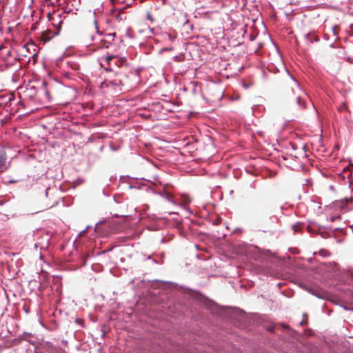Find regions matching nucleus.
Masks as SVG:
<instances>
[{
  "label": "nucleus",
  "mask_w": 353,
  "mask_h": 353,
  "mask_svg": "<svg viewBox=\"0 0 353 353\" xmlns=\"http://www.w3.org/2000/svg\"><path fill=\"white\" fill-rule=\"evenodd\" d=\"M68 68L73 71H79L80 70V65L74 61H69L67 62Z\"/></svg>",
  "instance_id": "obj_5"
},
{
  "label": "nucleus",
  "mask_w": 353,
  "mask_h": 353,
  "mask_svg": "<svg viewBox=\"0 0 353 353\" xmlns=\"http://www.w3.org/2000/svg\"><path fill=\"white\" fill-rule=\"evenodd\" d=\"M194 247H195V248H196L197 250H199V245H198L195 244V245H194Z\"/></svg>",
  "instance_id": "obj_31"
},
{
  "label": "nucleus",
  "mask_w": 353,
  "mask_h": 353,
  "mask_svg": "<svg viewBox=\"0 0 353 353\" xmlns=\"http://www.w3.org/2000/svg\"><path fill=\"white\" fill-rule=\"evenodd\" d=\"M347 201H348V199H347V198H345L344 199H343L342 201H341V203L342 205H344V204H345L346 203H347Z\"/></svg>",
  "instance_id": "obj_18"
},
{
  "label": "nucleus",
  "mask_w": 353,
  "mask_h": 353,
  "mask_svg": "<svg viewBox=\"0 0 353 353\" xmlns=\"http://www.w3.org/2000/svg\"><path fill=\"white\" fill-rule=\"evenodd\" d=\"M349 188L352 192H353V182H350L349 184Z\"/></svg>",
  "instance_id": "obj_21"
},
{
  "label": "nucleus",
  "mask_w": 353,
  "mask_h": 353,
  "mask_svg": "<svg viewBox=\"0 0 353 353\" xmlns=\"http://www.w3.org/2000/svg\"><path fill=\"white\" fill-rule=\"evenodd\" d=\"M336 219H339V220L341 219V215H338V216H330V221L331 222H334V221H335Z\"/></svg>",
  "instance_id": "obj_10"
},
{
  "label": "nucleus",
  "mask_w": 353,
  "mask_h": 353,
  "mask_svg": "<svg viewBox=\"0 0 353 353\" xmlns=\"http://www.w3.org/2000/svg\"><path fill=\"white\" fill-rule=\"evenodd\" d=\"M115 57H116V56H114V55H111V54H108L107 55H104V56L103 57V59L105 61V62H106L108 64H109V63H110V61H111L112 59H113L114 58H115Z\"/></svg>",
  "instance_id": "obj_9"
},
{
  "label": "nucleus",
  "mask_w": 353,
  "mask_h": 353,
  "mask_svg": "<svg viewBox=\"0 0 353 353\" xmlns=\"http://www.w3.org/2000/svg\"><path fill=\"white\" fill-rule=\"evenodd\" d=\"M107 36L109 37H114L116 36V33L115 32L108 33L107 34Z\"/></svg>",
  "instance_id": "obj_19"
},
{
  "label": "nucleus",
  "mask_w": 353,
  "mask_h": 353,
  "mask_svg": "<svg viewBox=\"0 0 353 353\" xmlns=\"http://www.w3.org/2000/svg\"><path fill=\"white\" fill-rule=\"evenodd\" d=\"M116 75L121 76V74H119V73L117 72V73H116Z\"/></svg>",
  "instance_id": "obj_42"
},
{
  "label": "nucleus",
  "mask_w": 353,
  "mask_h": 353,
  "mask_svg": "<svg viewBox=\"0 0 353 353\" xmlns=\"http://www.w3.org/2000/svg\"><path fill=\"white\" fill-rule=\"evenodd\" d=\"M147 260H151L154 264H157L158 262L157 261L156 259H152L151 256H148L147 258H146Z\"/></svg>",
  "instance_id": "obj_17"
},
{
  "label": "nucleus",
  "mask_w": 353,
  "mask_h": 353,
  "mask_svg": "<svg viewBox=\"0 0 353 353\" xmlns=\"http://www.w3.org/2000/svg\"><path fill=\"white\" fill-rule=\"evenodd\" d=\"M34 353H40V352L39 351H37V350H35Z\"/></svg>",
  "instance_id": "obj_45"
},
{
  "label": "nucleus",
  "mask_w": 353,
  "mask_h": 353,
  "mask_svg": "<svg viewBox=\"0 0 353 353\" xmlns=\"http://www.w3.org/2000/svg\"><path fill=\"white\" fill-rule=\"evenodd\" d=\"M306 290H307V291L308 292H310L312 295L318 297L319 299H323V295L321 293H319L317 290H314V289L310 288H306Z\"/></svg>",
  "instance_id": "obj_6"
},
{
  "label": "nucleus",
  "mask_w": 353,
  "mask_h": 353,
  "mask_svg": "<svg viewBox=\"0 0 353 353\" xmlns=\"http://www.w3.org/2000/svg\"><path fill=\"white\" fill-rule=\"evenodd\" d=\"M268 330H269V331H272V330H273V328H269Z\"/></svg>",
  "instance_id": "obj_43"
},
{
  "label": "nucleus",
  "mask_w": 353,
  "mask_h": 353,
  "mask_svg": "<svg viewBox=\"0 0 353 353\" xmlns=\"http://www.w3.org/2000/svg\"><path fill=\"white\" fill-rule=\"evenodd\" d=\"M10 162L8 161L6 152L4 148H0V173L8 170Z\"/></svg>",
  "instance_id": "obj_2"
},
{
  "label": "nucleus",
  "mask_w": 353,
  "mask_h": 353,
  "mask_svg": "<svg viewBox=\"0 0 353 353\" xmlns=\"http://www.w3.org/2000/svg\"><path fill=\"white\" fill-rule=\"evenodd\" d=\"M102 193L104 196H109V194H106L105 191L104 190H102Z\"/></svg>",
  "instance_id": "obj_26"
},
{
  "label": "nucleus",
  "mask_w": 353,
  "mask_h": 353,
  "mask_svg": "<svg viewBox=\"0 0 353 353\" xmlns=\"http://www.w3.org/2000/svg\"><path fill=\"white\" fill-rule=\"evenodd\" d=\"M46 344H47V345H50L51 343H49V342H47V343H46Z\"/></svg>",
  "instance_id": "obj_47"
},
{
  "label": "nucleus",
  "mask_w": 353,
  "mask_h": 353,
  "mask_svg": "<svg viewBox=\"0 0 353 353\" xmlns=\"http://www.w3.org/2000/svg\"><path fill=\"white\" fill-rule=\"evenodd\" d=\"M76 322L79 323L82 327H84L83 321L81 319H76Z\"/></svg>",
  "instance_id": "obj_15"
},
{
  "label": "nucleus",
  "mask_w": 353,
  "mask_h": 353,
  "mask_svg": "<svg viewBox=\"0 0 353 353\" xmlns=\"http://www.w3.org/2000/svg\"><path fill=\"white\" fill-rule=\"evenodd\" d=\"M7 54H8V56H12V52H11L10 51H8V53H7Z\"/></svg>",
  "instance_id": "obj_33"
},
{
  "label": "nucleus",
  "mask_w": 353,
  "mask_h": 353,
  "mask_svg": "<svg viewBox=\"0 0 353 353\" xmlns=\"http://www.w3.org/2000/svg\"><path fill=\"white\" fill-rule=\"evenodd\" d=\"M112 83L114 85L122 84V80L121 79H115L112 81Z\"/></svg>",
  "instance_id": "obj_14"
},
{
  "label": "nucleus",
  "mask_w": 353,
  "mask_h": 353,
  "mask_svg": "<svg viewBox=\"0 0 353 353\" xmlns=\"http://www.w3.org/2000/svg\"><path fill=\"white\" fill-rule=\"evenodd\" d=\"M283 206H280V210H281V214H283L282 212V210H283Z\"/></svg>",
  "instance_id": "obj_34"
},
{
  "label": "nucleus",
  "mask_w": 353,
  "mask_h": 353,
  "mask_svg": "<svg viewBox=\"0 0 353 353\" xmlns=\"http://www.w3.org/2000/svg\"><path fill=\"white\" fill-rule=\"evenodd\" d=\"M129 188H130V189H132V188H134V185H130L129 186Z\"/></svg>",
  "instance_id": "obj_35"
},
{
  "label": "nucleus",
  "mask_w": 353,
  "mask_h": 353,
  "mask_svg": "<svg viewBox=\"0 0 353 353\" xmlns=\"http://www.w3.org/2000/svg\"><path fill=\"white\" fill-rule=\"evenodd\" d=\"M281 325L284 327V328H286V329H288L289 328V326L285 325V323H281Z\"/></svg>",
  "instance_id": "obj_24"
},
{
  "label": "nucleus",
  "mask_w": 353,
  "mask_h": 353,
  "mask_svg": "<svg viewBox=\"0 0 353 353\" xmlns=\"http://www.w3.org/2000/svg\"><path fill=\"white\" fill-rule=\"evenodd\" d=\"M288 74L290 75V78L295 82V83L296 84V85L298 86V88H300V84L299 83L292 77L290 74V73L288 72Z\"/></svg>",
  "instance_id": "obj_16"
},
{
  "label": "nucleus",
  "mask_w": 353,
  "mask_h": 353,
  "mask_svg": "<svg viewBox=\"0 0 353 353\" xmlns=\"http://www.w3.org/2000/svg\"><path fill=\"white\" fill-rule=\"evenodd\" d=\"M105 70H110V71H112V69H109V68H105Z\"/></svg>",
  "instance_id": "obj_41"
},
{
  "label": "nucleus",
  "mask_w": 353,
  "mask_h": 353,
  "mask_svg": "<svg viewBox=\"0 0 353 353\" xmlns=\"http://www.w3.org/2000/svg\"><path fill=\"white\" fill-rule=\"evenodd\" d=\"M83 265H85L86 263V258L85 256L82 257Z\"/></svg>",
  "instance_id": "obj_22"
},
{
  "label": "nucleus",
  "mask_w": 353,
  "mask_h": 353,
  "mask_svg": "<svg viewBox=\"0 0 353 353\" xmlns=\"http://www.w3.org/2000/svg\"><path fill=\"white\" fill-rule=\"evenodd\" d=\"M291 148L292 150H295L296 149V145L294 143H290Z\"/></svg>",
  "instance_id": "obj_20"
},
{
  "label": "nucleus",
  "mask_w": 353,
  "mask_h": 353,
  "mask_svg": "<svg viewBox=\"0 0 353 353\" xmlns=\"http://www.w3.org/2000/svg\"><path fill=\"white\" fill-rule=\"evenodd\" d=\"M155 281H160V282H163V283H164V282H165V281H162V280H159V281H158V280H155Z\"/></svg>",
  "instance_id": "obj_38"
},
{
  "label": "nucleus",
  "mask_w": 353,
  "mask_h": 353,
  "mask_svg": "<svg viewBox=\"0 0 353 353\" xmlns=\"http://www.w3.org/2000/svg\"><path fill=\"white\" fill-rule=\"evenodd\" d=\"M103 222H104L103 221H99L98 223H96V225H95V228L97 227L98 224H101V223H103Z\"/></svg>",
  "instance_id": "obj_27"
},
{
  "label": "nucleus",
  "mask_w": 353,
  "mask_h": 353,
  "mask_svg": "<svg viewBox=\"0 0 353 353\" xmlns=\"http://www.w3.org/2000/svg\"><path fill=\"white\" fill-rule=\"evenodd\" d=\"M117 19H119V20L122 19L121 17H120V15H119V14L117 15Z\"/></svg>",
  "instance_id": "obj_32"
},
{
  "label": "nucleus",
  "mask_w": 353,
  "mask_h": 353,
  "mask_svg": "<svg viewBox=\"0 0 353 353\" xmlns=\"http://www.w3.org/2000/svg\"><path fill=\"white\" fill-rule=\"evenodd\" d=\"M174 58V59H178L179 57L176 55Z\"/></svg>",
  "instance_id": "obj_39"
},
{
  "label": "nucleus",
  "mask_w": 353,
  "mask_h": 353,
  "mask_svg": "<svg viewBox=\"0 0 353 353\" xmlns=\"http://www.w3.org/2000/svg\"><path fill=\"white\" fill-rule=\"evenodd\" d=\"M94 24H95L96 29H98L97 20H94Z\"/></svg>",
  "instance_id": "obj_29"
},
{
  "label": "nucleus",
  "mask_w": 353,
  "mask_h": 353,
  "mask_svg": "<svg viewBox=\"0 0 353 353\" xmlns=\"http://www.w3.org/2000/svg\"><path fill=\"white\" fill-rule=\"evenodd\" d=\"M301 223L297 222L295 224L292 225V229L294 230V232H298L301 230Z\"/></svg>",
  "instance_id": "obj_8"
},
{
  "label": "nucleus",
  "mask_w": 353,
  "mask_h": 353,
  "mask_svg": "<svg viewBox=\"0 0 353 353\" xmlns=\"http://www.w3.org/2000/svg\"><path fill=\"white\" fill-rule=\"evenodd\" d=\"M101 336H102V337H103V336H105V332H103V333H102V335H101Z\"/></svg>",
  "instance_id": "obj_40"
},
{
  "label": "nucleus",
  "mask_w": 353,
  "mask_h": 353,
  "mask_svg": "<svg viewBox=\"0 0 353 353\" xmlns=\"http://www.w3.org/2000/svg\"><path fill=\"white\" fill-rule=\"evenodd\" d=\"M326 252L325 250H320V252H319L321 253V255H323V252Z\"/></svg>",
  "instance_id": "obj_30"
},
{
  "label": "nucleus",
  "mask_w": 353,
  "mask_h": 353,
  "mask_svg": "<svg viewBox=\"0 0 353 353\" xmlns=\"http://www.w3.org/2000/svg\"><path fill=\"white\" fill-rule=\"evenodd\" d=\"M296 103L300 106V108L304 109L306 108V105L305 101L301 99V97H298L296 98Z\"/></svg>",
  "instance_id": "obj_7"
},
{
  "label": "nucleus",
  "mask_w": 353,
  "mask_h": 353,
  "mask_svg": "<svg viewBox=\"0 0 353 353\" xmlns=\"http://www.w3.org/2000/svg\"><path fill=\"white\" fill-rule=\"evenodd\" d=\"M341 228H335L334 230H340Z\"/></svg>",
  "instance_id": "obj_37"
},
{
  "label": "nucleus",
  "mask_w": 353,
  "mask_h": 353,
  "mask_svg": "<svg viewBox=\"0 0 353 353\" xmlns=\"http://www.w3.org/2000/svg\"><path fill=\"white\" fill-rule=\"evenodd\" d=\"M146 18L150 20L152 23L154 22V18L152 17L151 14L150 12H147L146 13Z\"/></svg>",
  "instance_id": "obj_11"
},
{
  "label": "nucleus",
  "mask_w": 353,
  "mask_h": 353,
  "mask_svg": "<svg viewBox=\"0 0 353 353\" xmlns=\"http://www.w3.org/2000/svg\"><path fill=\"white\" fill-rule=\"evenodd\" d=\"M39 99L43 101L44 103H50L52 101V97L49 90L47 88V82L44 80L41 83V85L39 88Z\"/></svg>",
  "instance_id": "obj_1"
},
{
  "label": "nucleus",
  "mask_w": 353,
  "mask_h": 353,
  "mask_svg": "<svg viewBox=\"0 0 353 353\" xmlns=\"http://www.w3.org/2000/svg\"><path fill=\"white\" fill-rule=\"evenodd\" d=\"M48 190H49V188H48V187H46V188H45V194H46V196H48Z\"/></svg>",
  "instance_id": "obj_23"
},
{
  "label": "nucleus",
  "mask_w": 353,
  "mask_h": 353,
  "mask_svg": "<svg viewBox=\"0 0 353 353\" xmlns=\"http://www.w3.org/2000/svg\"><path fill=\"white\" fill-rule=\"evenodd\" d=\"M303 321H301L299 323V324H300V325H302V324H303Z\"/></svg>",
  "instance_id": "obj_44"
},
{
  "label": "nucleus",
  "mask_w": 353,
  "mask_h": 353,
  "mask_svg": "<svg viewBox=\"0 0 353 353\" xmlns=\"http://www.w3.org/2000/svg\"><path fill=\"white\" fill-rule=\"evenodd\" d=\"M314 41H319V39L317 38V37H316V36H314Z\"/></svg>",
  "instance_id": "obj_28"
},
{
  "label": "nucleus",
  "mask_w": 353,
  "mask_h": 353,
  "mask_svg": "<svg viewBox=\"0 0 353 353\" xmlns=\"http://www.w3.org/2000/svg\"><path fill=\"white\" fill-rule=\"evenodd\" d=\"M24 94L27 97L33 100L34 99L37 95L39 96V88H36L34 85H30V84H28L26 86Z\"/></svg>",
  "instance_id": "obj_3"
},
{
  "label": "nucleus",
  "mask_w": 353,
  "mask_h": 353,
  "mask_svg": "<svg viewBox=\"0 0 353 353\" xmlns=\"http://www.w3.org/2000/svg\"><path fill=\"white\" fill-rule=\"evenodd\" d=\"M114 201L116 203H117V200H116L115 197H114Z\"/></svg>",
  "instance_id": "obj_46"
},
{
  "label": "nucleus",
  "mask_w": 353,
  "mask_h": 353,
  "mask_svg": "<svg viewBox=\"0 0 353 353\" xmlns=\"http://www.w3.org/2000/svg\"><path fill=\"white\" fill-rule=\"evenodd\" d=\"M305 40H307L310 43H312L313 40L310 38V33H307L304 35Z\"/></svg>",
  "instance_id": "obj_12"
},
{
  "label": "nucleus",
  "mask_w": 353,
  "mask_h": 353,
  "mask_svg": "<svg viewBox=\"0 0 353 353\" xmlns=\"http://www.w3.org/2000/svg\"><path fill=\"white\" fill-rule=\"evenodd\" d=\"M154 194L159 195L162 198L166 199L168 202L171 203L174 205H176V201L172 199V196L167 191L163 192H154Z\"/></svg>",
  "instance_id": "obj_4"
},
{
  "label": "nucleus",
  "mask_w": 353,
  "mask_h": 353,
  "mask_svg": "<svg viewBox=\"0 0 353 353\" xmlns=\"http://www.w3.org/2000/svg\"><path fill=\"white\" fill-rule=\"evenodd\" d=\"M345 310H347V311H353V307H347L346 305H341Z\"/></svg>",
  "instance_id": "obj_13"
},
{
  "label": "nucleus",
  "mask_w": 353,
  "mask_h": 353,
  "mask_svg": "<svg viewBox=\"0 0 353 353\" xmlns=\"http://www.w3.org/2000/svg\"><path fill=\"white\" fill-rule=\"evenodd\" d=\"M90 225L87 226V227H86V229H85V230H83V232H85V230H87L88 229H89V228H90Z\"/></svg>",
  "instance_id": "obj_36"
},
{
  "label": "nucleus",
  "mask_w": 353,
  "mask_h": 353,
  "mask_svg": "<svg viewBox=\"0 0 353 353\" xmlns=\"http://www.w3.org/2000/svg\"><path fill=\"white\" fill-rule=\"evenodd\" d=\"M17 181V180H10L8 181V183H16Z\"/></svg>",
  "instance_id": "obj_25"
}]
</instances>
